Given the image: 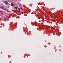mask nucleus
<instances>
[{"mask_svg": "<svg viewBox=\"0 0 63 63\" xmlns=\"http://www.w3.org/2000/svg\"><path fill=\"white\" fill-rule=\"evenodd\" d=\"M11 5L12 6H14V3H11Z\"/></svg>", "mask_w": 63, "mask_h": 63, "instance_id": "20e7f679", "label": "nucleus"}, {"mask_svg": "<svg viewBox=\"0 0 63 63\" xmlns=\"http://www.w3.org/2000/svg\"><path fill=\"white\" fill-rule=\"evenodd\" d=\"M15 9H17V7H15Z\"/></svg>", "mask_w": 63, "mask_h": 63, "instance_id": "423d86ee", "label": "nucleus"}, {"mask_svg": "<svg viewBox=\"0 0 63 63\" xmlns=\"http://www.w3.org/2000/svg\"><path fill=\"white\" fill-rule=\"evenodd\" d=\"M3 12V11L1 10L0 11V13H2Z\"/></svg>", "mask_w": 63, "mask_h": 63, "instance_id": "39448f33", "label": "nucleus"}, {"mask_svg": "<svg viewBox=\"0 0 63 63\" xmlns=\"http://www.w3.org/2000/svg\"><path fill=\"white\" fill-rule=\"evenodd\" d=\"M5 5H8V2L6 1H5Z\"/></svg>", "mask_w": 63, "mask_h": 63, "instance_id": "f257e3e1", "label": "nucleus"}, {"mask_svg": "<svg viewBox=\"0 0 63 63\" xmlns=\"http://www.w3.org/2000/svg\"><path fill=\"white\" fill-rule=\"evenodd\" d=\"M18 12H20V9L18 8Z\"/></svg>", "mask_w": 63, "mask_h": 63, "instance_id": "7ed1b4c3", "label": "nucleus"}, {"mask_svg": "<svg viewBox=\"0 0 63 63\" xmlns=\"http://www.w3.org/2000/svg\"><path fill=\"white\" fill-rule=\"evenodd\" d=\"M0 8L1 9H3V8H4V7H3V6H1L0 7Z\"/></svg>", "mask_w": 63, "mask_h": 63, "instance_id": "f03ea898", "label": "nucleus"}]
</instances>
